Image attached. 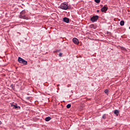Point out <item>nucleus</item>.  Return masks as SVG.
Wrapping results in <instances>:
<instances>
[{"label": "nucleus", "instance_id": "f03ea898", "mask_svg": "<svg viewBox=\"0 0 130 130\" xmlns=\"http://www.w3.org/2000/svg\"><path fill=\"white\" fill-rule=\"evenodd\" d=\"M18 62L19 63H22L23 64L26 65L28 63V62L26 61L25 59L21 58V57H19L18 59Z\"/></svg>", "mask_w": 130, "mask_h": 130}, {"label": "nucleus", "instance_id": "2eb2a0df", "mask_svg": "<svg viewBox=\"0 0 130 130\" xmlns=\"http://www.w3.org/2000/svg\"><path fill=\"white\" fill-rule=\"evenodd\" d=\"M94 24H91L89 26L90 28H93V29H95Z\"/></svg>", "mask_w": 130, "mask_h": 130}, {"label": "nucleus", "instance_id": "6ab92c4d", "mask_svg": "<svg viewBox=\"0 0 130 130\" xmlns=\"http://www.w3.org/2000/svg\"><path fill=\"white\" fill-rule=\"evenodd\" d=\"M59 56H60V57H61V56H62V53H59Z\"/></svg>", "mask_w": 130, "mask_h": 130}, {"label": "nucleus", "instance_id": "6e6552de", "mask_svg": "<svg viewBox=\"0 0 130 130\" xmlns=\"http://www.w3.org/2000/svg\"><path fill=\"white\" fill-rule=\"evenodd\" d=\"M20 19H24L25 20H27L28 19V17L26 16L25 14H22L21 15H20Z\"/></svg>", "mask_w": 130, "mask_h": 130}, {"label": "nucleus", "instance_id": "f257e3e1", "mask_svg": "<svg viewBox=\"0 0 130 130\" xmlns=\"http://www.w3.org/2000/svg\"><path fill=\"white\" fill-rule=\"evenodd\" d=\"M59 8L61 9V10H64L67 11V10H71L72 9V6H71V5H69L68 3L63 2L59 6Z\"/></svg>", "mask_w": 130, "mask_h": 130}, {"label": "nucleus", "instance_id": "0eeeda50", "mask_svg": "<svg viewBox=\"0 0 130 130\" xmlns=\"http://www.w3.org/2000/svg\"><path fill=\"white\" fill-rule=\"evenodd\" d=\"M63 22H64V23H67V24H69L70 23V18L68 17H64L63 18Z\"/></svg>", "mask_w": 130, "mask_h": 130}, {"label": "nucleus", "instance_id": "412c9836", "mask_svg": "<svg viewBox=\"0 0 130 130\" xmlns=\"http://www.w3.org/2000/svg\"><path fill=\"white\" fill-rule=\"evenodd\" d=\"M26 99L27 100H30V97L27 96V97L26 98Z\"/></svg>", "mask_w": 130, "mask_h": 130}, {"label": "nucleus", "instance_id": "9b49d317", "mask_svg": "<svg viewBox=\"0 0 130 130\" xmlns=\"http://www.w3.org/2000/svg\"><path fill=\"white\" fill-rule=\"evenodd\" d=\"M120 26H123L124 25V20H121L120 22Z\"/></svg>", "mask_w": 130, "mask_h": 130}, {"label": "nucleus", "instance_id": "7ed1b4c3", "mask_svg": "<svg viewBox=\"0 0 130 130\" xmlns=\"http://www.w3.org/2000/svg\"><path fill=\"white\" fill-rule=\"evenodd\" d=\"M98 19H99V16L95 15V16H92L90 18V20H91V22H96V21H97V20H98Z\"/></svg>", "mask_w": 130, "mask_h": 130}, {"label": "nucleus", "instance_id": "dca6fc26", "mask_svg": "<svg viewBox=\"0 0 130 130\" xmlns=\"http://www.w3.org/2000/svg\"><path fill=\"white\" fill-rule=\"evenodd\" d=\"M108 91H109L108 89L105 90V94H107V95H108Z\"/></svg>", "mask_w": 130, "mask_h": 130}, {"label": "nucleus", "instance_id": "f8f14e48", "mask_svg": "<svg viewBox=\"0 0 130 130\" xmlns=\"http://www.w3.org/2000/svg\"><path fill=\"white\" fill-rule=\"evenodd\" d=\"M106 114H104L103 116H102V118L103 119H106Z\"/></svg>", "mask_w": 130, "mask_h": 130}, {"label": "nucleus", "instance_id": "aec40b11", "mask_svg": "<svg viewBox=\"0 0 130 130\" xmlns=\"http://www.w3.org/2000/svg\"><path fill=\"white\" fill-rule=\"evenodd\" d=\"M59 51H60V49L56 50L55 51H54V52H59Z\"/></svg>", "mask_w": 130, "mask_h": 130}, {"label": "nucleus", "instance_id": "4be33fe9", "mask_svg": "<svg viewBox=\"0 0 130 130\" xmlns=\"http://www.w3.org/2000/svg\"><path fill=\"white\" fill-rule=\"evenodd\" d=\"M99 12H100L99 10H96V12H97V13H99Z\"/></svg>", "mask_w": 130, "mask_h": 130}, {"label": "nucleus", "instance_id": "a211bd4d", "mask_svg": "<svg viewBox=\"0 0 130 130\" xmlns=\"http://www.w3.org/2000/svg\"><path fill=\"white\" fill-rule=\"evenodd\" d=\"M11 88H12V89H14L15 86H14V84H11L10 86Z\"/></svg>", "mask_w": 130, "mask_h": 130}, {"label": "nucleus", "instance_id": "f3484780", "mask_svg": "<svg viewBox=\"0 0 130 130\" xmlns=\"http://www.w3.org/2000/svg\"><path fill=\"white\" fill-rule=\"evenodd\" d=\"M94 2L96 4H99V3H100V0H94Z\"/></svg>", "mask_w": 130, "mask_h": 130}, {"label": "nucleus", "instance_id": "20e7f679", "mask_svg": "<svg viewBox=\"0 0 130 130\" xmlns=\"http://www.w3.org/2000/svg\"><path fill=\"white\" fill-rule=\"evenodd\" d=\"M108 10V7L106 6H104L102 9H101V12L103 13H105V12H107Z\"/></svg>", "mask_w": 130, "mask_h": 130}, {"label": "nucleus", "instance_id": "423d86ee", "mask_svg": "<svg viewBox=\"0 0 130 130\" xmlns=\"http://www.w3.org/2000/svg\"><path fill=\"white\" fill-rule=\"evenodd\" d=\"M12 107H13L15 109H20L21 108V107L18 106V104L17 103H15L14 104H12L11 105Z\"/></svg>", "mask_w": 130, "mask_h": 130}, {"label": "nucleus", "instance_id": "9d476101", "mask_svg": "<svg viewBox=\"0 0 130 130\" xmlns=\"http://www.w3.org/2000/svg\"><path fill=\"white\" fill-rule=\"evenodd\" d=\"M51 120V117H47L45 118V121H49V120Z\"/></svg>", "mask_w": 130, "mask_h": 130}, {"label": "nucleus", "instance_id": "5701e85b", "mask_svg": "<svg viewBox=\"0 0 130 130\" xmlns=\"http://www.w3.org/2000/svg\"><path fill=\"white\" fill-rule=\"evenodd\" d=\"M2 123H3L2 122V121H0V125H1V124H2Z\"/></svg>", "mask_w": 130, "mask_h": 130}, {"label": "nucleus", "instance_id": "1a4fd4ad", "mask_svg": "<svg viewBox=\"0 0 130 130\" xmlns=\"http://www.w3.org/2000/svg\"><path fill=\"white\" fill-rule=\"evenodd\" d=\"M114 114H116L117 116H118V113H119V111L118 110H115L114 111Z\"/></svg>", "mask_w": 130, "mask_h": 130}, {"label": "nucleus", "instance_id": "39448f33", "mask_svg": "<svg viewBox=\"0 0 130 130\" xmlns=\"http://www.w3.org/2000/svg\"><path fill=\"white\" fill-rule=\"evenodd\" d=\"M73 42L76 45H78L79 43H80V42L79 41V40L77 39L76 38H74L73 39Z\"/></svg>", "mask_w": 130, "mask_h": 130}, {"label": "nucleus", "instance_id": "4468645a", "mask_svg": "<svg viewBox=\"0 0 130 130\" xmlns=\"http://www.w3.org/2000/svg\"><path fill=\"white\" fill-rule=\"evenodd\" d=\"M71 107H72V105H71V104H69L67 105V108L68 109H69Z\"/></svg>", "mask_w": 130, "mask_h": 130}, {"label": "nucleus", "instance_id": "ddd939ff", "mask_svg": "<svg viewBox=\"0 0 130 130\" xmlns=\"http://www.w3.org/2000/svg\"><path fill=\"white\" fill-rule=\"evenodd\" d=\"M25 13H26V12L25 11V10H22L21 12H20V15H24V14H25Z\"/></svg>", "mask_w": 130, "mask_h": 130}]
</instances>
